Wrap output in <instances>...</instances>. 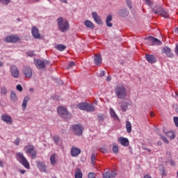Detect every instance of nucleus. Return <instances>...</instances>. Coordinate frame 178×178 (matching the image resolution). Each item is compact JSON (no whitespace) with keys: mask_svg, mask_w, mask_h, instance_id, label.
<instances>
[{"mask_svg":"<svg viewBox=\"0 0 178 178\" xmlns=\"http://www.w3.org/2000/svg\"><path fill=\"white\" fill-rule=\"evenodd\" d=\"M57 24L58 29L61 33H66V31H69V29H70V24H69V22L63 17H60L57 19Z\"/></svg>","mask_w":178,"mask_h":178,"instance_id":"nucleus-1","label":"nucleus"},{"mask_svg":"<svg viewBox=\"0 0 178 178\" xmlns=\"http://www.w3.org/2000/svg\"><path fill=\"white\" fill-rule=\"evenodd\" d=\"M115 94L118 99H124L127 97V90L123 84H119L115 88Z\"/></svg>","mask_w":178,"mask_h":178,"instance_id":"nucleus-2","label":"nucleus"},{"mask_svg":"<svg viewBox=\"0 0 178 178\" xmlns=\"http://www.w3.org/2000/svg\"><path fill=\"white\" fill-rule=\"evenodd\" d=\"M152 10L154 12V15H160L162 17H165L166 19L169 18V13L165 11L161 4L156 5L152 8Z\"/></svg>","mask_w":178,"mask_h":178,"instance_id":"nucleus-3","label":"nucleus"},{"mask_svg":"<svg viewBox=\"0 0 178 178\" xmlns=\"http://www.w3.org/2000/svg\"><path fill=\"white\" fill-rule=\"evenodd\" d=\"M77 108L81 111H86V112H95V107L92 104H90L87 102L78 104Z\"/></svg>","mask_w":178,"mask_h":178,"instance_id":"nucleus-4","label":"nucleus"},{"mask_svg":"<svg viewBox=\"0 0 178 178\" xmlns=\"http://www.w3.org/2000/svg\"><path fill=\"white\" fill-rule=\"evenodd\" d=\"M58 114L63 119H66L67 120L69 119H72V113L67 111V109L63 106H59L57 108Z\"/></svg>","mask_w":178,"mask_h":178,"instance_id":"nucleus-5","label":"nucleus"},{"mask_svg":"<svg viewBox=\"0 0 178 178\" xmlns=\"http://www.w3.org/2000/svg\"><path fill=\"white\" fill-rule=\"evenodd\" d=\"M16 156L17 161H18L19 163H22V165H23V166H24V168H26V169H30V163H29L27 159L24 157L23 153L18 152L16 154Z\"/></svg>","mask_w":178,"mask_h":178,"instance_id":"nucleus-6","label":"nucleus"},{"mask_svg":"<svg viewBox=\"0 0 178 178\" xmlns=\"http://www.w3.org/2000/svg\"><path fill=\"white\" fill-rule=\"evenodd\" d=\"M72 130L75 136H80L83 135V131H84V127L81 124H76L72 125Z\"/></svg>","mask_w":178,"mask_h":178,"instance_id":"nucleus-7","label":"nucleus"},{"mask_svg":"<svg viewBox=\"0 0 178 178\" xmlns=\"http://www.w3.org/2000/svg\"><path fill=\"white\" fill-rule=\"evenodd\" d=\"M35 65L37 69H40L41 70L45 69L47 65H49V61L47 60H40L37 59L35 60Z\"/></svg>","mask_w":178,"mask_h":178,"instance_id":"nucleus-8","label":"nucleus"},{"mask_svg":"<svg viewBox=\"0 0 178 178\" xmlns=\"http://www.w3.org/2000/svg\"><path fill=\"white\" fill-rule=\"evenodd\" d=\"M10 72L11 73V76H13L14 79H19V76H20V72L16 65H11L10 67Z\"/></svg>","mask_w":178,"mask_h":178,"instance_id":"nucleus-9","label":"nucleus"},{"mask_svg":"<svg viewBox=\"0 0 178 178\" xmlns=\"http://www.w3.org/2000/svg\"><path fill=\"white\" fill-rule=\"evenodd\" d=\"M145 40L150 44V45H161L162 42L153 36H147Z\"/></svg>","mask_w":178,"mask_h":178,"instance_id":"nucleus-10","label":"nucleus"},{"mask_svg":"<svg viewBox=\"0 0 178 178\" xmlns=\"http://www.w3.org/2000/svg\"><path fill=\"white\" fill-rule=\"evenodd\" d=\"M26 148H27L26 152L30 154L32 158L35 159V158H37V152L35 151V147H34V146H29V147L26 146L25 149Z\"/></svg>","mask_w":178,"mask_h":178,"instance_id":"nucleus-11","label":"nucleus"},{"mask_svg":"<svg viewBox=\"0 0 178 178\" xmlns=\"http://www.w3.org/2000/svg\"><path fill=\"white\" fill-rule=\"evenodd\" d=\"M36 166L40 172H44V173H47L48 172L47 170V165L43 161H38L36 163Z\"/></svg>","mask_w":178,"mask_h":178,"instance_id":"nucleus-12","label":"nucleus"},{"mask_svg":"<svg viewBox=\"0 0 178 178\" xmlns=\"http://www.w3.org/2000/svg\"><path fill=\"white\" fill-rule=\"evenodd\" d=\"M20 40V38L19 36L16 35H8L5 38L6 42H17Z\"/></svg>","mask_w":178,"mask_h":178,"instance_id":"nucleus-13","label":"nucleus"},{"mask_svg":"<svg viewBox=\"0 0 178 178\" xmlns=\"http://www.w3.org/2000/svg\"><path fill=\"white\" fill-rule=\"evenodd\" d=\"M116 170H112L111 172L108 171L103 174V178H113L116 177Z\"/></svg>","mask_w":178,"mask_h":178,"instance_id":"nucleus-14","label":"nucleus"},{"mask_svg":"<svg viewBox=\"0 0 178 178\" xmlns=\"http://www.w3.org/2000/svg\"><path fill=\"white\" fill-rule=\"evenodd\" d=\"M31 33L34 38H41V35L40 34V31L38 29L37 26H33L31 29Z\"/></svg>","mask_w":178,"mask_h":178,"instance_id":"nucleus-15","label":"nucleus"},{"mask_svg":"<svg viewBox=\"0 0 178 178\" xmlns=\"http://www.w3.org/2000/svg\"><path fill=\"white\" fill-rule=\"evenodd\" d=\"M81 154V149H80L78 147H72L71 148V156H79Z\"/></svg>","mask_w":178,"mask_h":178,"instance_id":"nucleus-16","label":"nucleus"},{"mask_svg":"<svg viewBox=\"0 0 178 178\" xmlns=\"http://www.w3.org/2000/svg\"><path fill=\"white\" fill-rule=\"evenodd\" d=\"M24 74L26 79H30L33 76V71L31 70V68L29 67H26L24 69Z\"/></svg>","mask_w":178,"mask_h":178,"instance_id":"nucleus-17","label":"nucleus"},{"mask_svg":"<svg viewBox=\"0 0 178 178\" xmlns=\"http://www.w3.org/2000/svg\"><path fill=\"white\" fill-rule=\"evenodd\" d=\"M92 16L97 24H104L102 19H101V17L98 16V13H97V12H93L92 13Z\"/></svg>","mask_w":178,"mask_h":178,"instance_id":"nucleus-18","label":"nucleus"},{"mask_svg":"<svg viewBox=\"0 0 178 178\" xmlns=\"http://www.w3.org/2000/svg\"><path fill=\"white\" fill-rule=\"evenodd\" d=\"M145 59L149 63H155L156 62V57L152 54H145Z\"/></svg>","mask_w":178,"mask_h":178,"instance_id":"nucleus-19","label":"nucleus"},{"mask_svg":"<svg viewBox=\"0 0 178 178\" xmlns=\"http://www.w3.org/2000/svg\"><path fill=\"white\" fill-rule=\"evenodd\" d=\"M118 141L122 145V147H129L130 143L129 142V139L127 138L120 137L118 139Z\"/></svg>","mask_w":178,"mask_h":178,"instance_id":"nucleus-20","label":"nucleus"},{"mask_svg":"<svg viewBox=\"0 0 178 178\" xmlns=\"http://www.w3.org/2000/svg\"><path fill=\"white\" fill-rule=\"evenodd\" d=\"M94 60H95V63L97 66H99V65L102 63V57H101V54H99V55L95 54Z\"/></svg>","mask_w":178,"mask_h":178,"instance_id":"nucleus-21","label":"nucleus"},{"mask_svg":"<svg viewBox=\"0 0 178 178\" xmlns=\"http://www.w3.org/2000/svg\"><path fill=\"white\" fill-rule=\"evenodd\" d=\"M1 120L3 122H6V123L12 124V118L7 115H1Z\"/></svg>","mask_w":178,"mask_h":178,"instance_id":"nucleus-22","label":"nucleus"},{"mask_svg":"<svg viewBox=\"0 0 178 178\" xmlns=\"http://www.w3.org/2000/svg\"><path fill=\"white\" fill-rule=\"evenodd\" d=\"M119 16H121V17H126L127 15H129V10H127L126 8H122L118 11Z\"/></svg>","mask_w":178,"mask_h":178,"instance_id":"nucleus-23","label":"nucleus"},{"mask_svg":"<svg viewBox=\"0 0 178 178\" xmlns=\"http://www.w3.org/2000/svg\"><path fill=\"white\" fill-rule=\"evenodd\" d=\"M163 51L167 55V56H169L170 58L173 56V54H172V49L168 47H163Z\"/></svg>","mask_w":178,"mask_h":178,"instance_id":"nucleus-24","label":"nucleus"},{"mask_svg":"<svg viewBox=\"0 0 178 178\" xmlns=\"http://www.w3.org/2000/svg\"><path fill=\"white\" fill-rule=\"evenodd\" d=\"M30 101V96H26L24 98L23 102H22V109L23 111H26V108H27V102Z\"/></svg>","mask_w":178,"mask_h":178,"instance_id":"nucleus-25","label":"nucleus"},{"mask_svg":"<svg viewBox=\"0 0 178 178\" xmlns=\"http://www.w3.org/2000/svg\"><path fill=\"white\" fill-rule=\"evenodd\" d=\"M84 25L87 29H94V24L91 21L87 19L84 22Z\"/></svg>","mask_w":178,"mask_h":178,"instance_id":"nucleus-26","label":"nucleus"},{"mask_svg":"<svg viewBox=\"0 0 178 178\" xmlns=\"http://www.w3.org/2000/svg\"><path fill=\"white\" fill-rule=\"evenodd\" d=\"M10 99L12 102H16L17 101V96L16 95V92L13 90L10 92Z\"/></svg>","mask_w":178,"mask_h":178,"instance_id":"nucleus-27","label":"nucleus"},{"mask_svg":"<svg viewBox=\"0 0 178 178\" xmlns=\"http://www.w3.org/2000/svg\"><path fill=\"white\" fill-rule=\"evenodd\" d=\"M112 22V15H108L106 19V24L107 27H112L113 24L111 23Z\"/></svg>","mask_w":178,"mask_h":178,"instance_id":"nucleus-28","label":"nucleus"},{"mask_svg":"<svg viewBox=\"0 0 178 178\" xmlns=\"http://www.w3.org/2000/svg\"><path fill=\"white\" fill-rule=\"evenodd\" d=\"M56 49L60 51H65L66 49V46L64 44H57L55 46Z\"/></svg>","mask_w":178,"mask_h":178,"instance_id":"nucleus-29","label":"nucleus"},{"mask_svg":"<svg viewBox=\"0 0 178 178\" xmlns=\"http://www.w3.org/2000/svg\"><path fill=\"white\" fill-rule=\"evenodd\" d=\"M56 156L55 154H53L50 157V163H51L52 166L56 165Z\"/></svg>","mask_w":178,"mask_h":178,"instance_id":"nucleus-30","label":"nucleus"},{"mask_svg":"<svg viewBox=\"0 0 178 178\" xmlns=\"http://www.w3.org/2000/svg\"><path fill=\"white\" fill-rule=\"evenodd\" d=\"M166 136H167V137L170 138V140H175V138L176 137V136L175 135V132H173L172 131L167 132Z\"/></svg>","mask_w":178,"mask_h":178,"instance_id":"nucleus-31","label":"nucleus"},{"mask_svg":"<svg viewBox=\"0 0 178 178\" xmlns=\"http://www.w3.org/2000/svg\"><path fill=\"white\" fill-rule=\"evenodd\" d=\"M75 178H83V172L80 170H76L74 173Z\"/></svg>","mask_w":178,"mask_h":178,"instance_id":"nucleus-32","label":"nucleus"},{"mask_svg":"<svg viewBox=\"0 0 178 178\" xmlns=\"http://www.w3.org/2000/svg\"><path fill=\"white\" fill-rule=\"evenodd\" d=\"M126 129L127 133H131V123L129 121L126 122Z\"/></svg>","mask_w":178,"mask_h":178,"instance_id":"nucleus-33","label":"nucleus"},{"mask_svg":"<svg viewBox=\"0 0 178 178\" xmlns=\"http://www.w3.org/2000/svg\"><path fill=\"white\" fill-rule=\"evenodd\" d=\"M1 95H6L8 94V89L5 86H2L0 89Z\"/></svg>","mask_w":178,"mask_h":178,"instance_id":"nucleus-34","label":"nucleus"},{"mask_svg":"<svg viewBox=\"0 0 178 178\" xmlns=\"http://www.w3.org/2000/svg\"><path fill=\"white\" fill-rule=\"evenodd\" d=\"M97 120L100 122V123H102V122L105 120V115H104V114H99L97 115Z\"/></svg>","mask_w":178,"mask_h":178,"instance_id":"nucleus-35","label":"nucleus"},{"mask_svg":"<svg viewBox=\"0 0 178 178\" xmlns=\"http://www.w3.org/2000/svg\"><path fill=\"white\" fill-rule=\"evenodd\" d=\"M110 115L114 119H118V115H116V113H115L113 108H110Z\"/></svg>","mask_w":178,"mask_h":178,"instance_id":"nucleus-36","label":"nucleus"},{"mask_svg":"<svg viewBox=\"0 0 178 178\" xmlns=\"http://www.w3.org/2000/svg\"><path fill=\"white\" fill-rule=\"evenodd\" d=\"M112 149L114 154H118V152H119V147L118 145H113Z\"/></svg>","mask_w":178,"mask_h":178,"instance_id":"nucleus-37","label":"nucleus"},{"mask_svg":"<svg viewBox=\"0 0 178 178\" xmlns=\"http://www.w3.org/2000/svg\"><path fill=\"white\" fill-rule=\"evenodd\" d=\"M54 141L56 145H58L59 141H60L59 136H54Z\"/></svg>","mask_w":178,"mask_h":178,"instance_id":"nucleus-38","label":"nucleus"},{"mask_svg":"<svg viewBox=\"0 0 178 178\" xmlns=\"http://www.w3.org/2000/svg\"><path fill=\"white\" fill-rule=\"evenodd\" d=\"M121 108L122 111H126V109H127V103L123 102L121 104Z\"/></svg>","mask_w":178,"mask_h":178,"instance_id":"nucleus-39","label":"nucleus"},{"mask_svg":"<svg viewBox=\"0 0 178 178\" xmlns=\"http://www.w3.org/2000/svg\"><path fill=\"white\" fill-rule=\"evenodd\" d=\"M74 65H76V63H74V61H71L68 67H67V69H70L72 67H73V66H74Z\"/></svg>","mask_w":178,"mask_h":178,"instance_id":"nucleus-40","label":"nucleus"},{"mask_svg":"<svg viewBox=\"0 0 178 178\" xmlns=\"http://www.w3.org/2000/svg\"><path fill=\"white\" fill-rule=\"evenodd\" d=\"M160 136L162 138L163 141L165 143V144H169V140H168V138H166V137L162 136L161 135H160Z\"/></svg>","mask_w":178,"mask_h":178,"instance_id":"nucleus-41","label":"nucleus"},{"mask_svg":"<svg viewBox=\"0 0 178 178\" xmlns=\"http://www.w3.org/2000/svg\"><path fill=\"white\" fill-rule=\"evenodd\" d=\"M92 165H95V154H92L91 156Z\"/></svg>","mask_w":178,"mask_h":178,"instance_id":"nucleus-42","label":"nucleus"},{"mask_svg":"<svg viewBox=\"0 0 178 178\" xmlns=\"http://www.w3.org/2000/svg\"><path fill=\"white\" fill-rule=\"evenodd\" d=\"M99 151L100 152H102V154H106L108 152V150L105 149V147H101Z\"/></svg>","mask_w":178,"mask_h":178,"instance_id":"nucleus-43","label":"nucleus"},{"mask_svg":"<svg viewBox=\"0 0 178 178\" xmlns=\"http://www.w3.org/2000/svg\"><path fill=\"white\" fill-rule=\"evenodd\" d=\"M88 178H95V174L94 172H89L88 175Z\"/></svg>","mask_w":178,"mask_h":178,"instance_id":"nucleus-44","label":"nucleus"},{"mask_svg":"<svg viewBox=\"0 0 178 178\" xmlns=\"http://www.w3.org/2000/svg\"><path fill=\"white\" fill-rule=\"evenodd\" d=\"M0 2L4 5H8L10 2V0H0Z\"/></svg>","mask_w":178,"mask_h":178,"instance_id":"nucleus-45","label":"nucleus"},{"mask_svg":"<svg viewBox=\"0 0 178 178\" xmlns=\"http://www.w3.org/2000/svg\"><path fill=\"white\" fill-rule=\"evenodd\" d=\"M126 3L127 4L128 8H129V9H131V1L126 0Z\"/></svg>","mask_w":178,"mask_h":178,"instance_id":"nucleus-46","label":"nucleus"},{"mask_svg":"<svg viewBox=\"0 0 178 178\" xmlns=\"http://www.w3.org/2000/svg\"><path fill=\"white\" fill-rule=\"evenodd\" d=\"M16 88L17 91H20V92L23 91V87H22L20 84L17 85Z\"/></svg>","mask_w":178,"mask_h":178,"instance_id":"nucleus-47","label":"nucleus"},{"mask_svg":"<svg viewBox=\"0 0 178 178\" xmlns=\"http://www.w3.org/2000/svg\"><path fill=\"white\" fill-rule=\"evenodd\" d=\"M14 144L15 145H20V140L19 138H17L16 140H14Z\"/></svg>","mask_w":178,"mask_h":178,"instance_id":"nucleus-48","label":"nucleus"},{"mask_svg":"<svg viewBox=\"0 0 178 178\" xmlns=\"http://www.w3.org/2000/svg\"><path fill=\"white\" fill-rule=\"evenodd\" d=\"M106 73H105V71L104 70H101L99 74V77H103V76H105Z\"/></svg>","mask_w":178,"mask_h":178,"instance_id":"nucleus-49","label":"nucleus"},{"mask_svg":"<svg viewBox=\"0 0 178 178\" xmlns=\"http://www.w3.org/2000/svg\"><path fill=\"white\" fill-rule=\"evenodd\" d=\"M28 56H34V51L27 52Z\"/></svg>","mask_w":178,"mask_h":178,"instance_id":"nucleus-50","label":"nucleus"},{"mask_svg":"<svg viewBox=\"0 0 178 178\" xmlns=\"http://www.w3.org/2000/svg\"><path fill=\"white\" fill-rule=\"evenodd\" d=\"M174 122L175 123V126H178V117L174 118Z\"/></svg>","mask_w":178,"mask_h":178,"instance_id":"nucleus-51","label":"nucleus"},{"mask_svg":"<svg viewBox=\"0 0 178 178\" xmlns=\"http://www.w3.org/2000/svg\"><path fill=\"white\" fill-rule=\"evenodd\" d=\"M145 2L149 6H151V5H152V3L149 0H145Z\"/></svg>","mask_w":178,"mask_h":178,"instance_id":"nucleus-52","label":"nucleus"},{"mask_svg":"<svg viewBox=\"0 0 178 178\" xmlns=\"http://www.w3.org/2000/svg\"><path fill=\"white\" fill-rule=\"evenodd\" d=\"M143 149H145V151H147L148 152H151V149L149 148H147L144 146L142 147Z\"/></svg>","mask_w":178,"mask_h":178,"instance_id":"nucleus-53","label":"nucleus"},{"mask_svg":"<svg viewBox=\"0 0 178 178\" xmlns=\"http://www.w3.org/2000/svg\"><path fill=\"white\" fill-rule=\"evenodd\" d=\"M175 54H176V55H178V44L176 45Z\"/></svg>","mask_w":178,"mask_h":178,"instance_id":"nucleus-54","label":"nucleus"},{"mask_svg":"<svg viewBox=\"0 0 178 178\" xmlns=\"http://www.w3.org/2000/svg\"><path fill=\"white\" fill-rule=\"evenodd\" d=\"M0 168H3V161L0 159Z\"/></svg>","mask_w":178,"mask_h":178,"instance_id":"nucleus-55","label":"nucleus"},{"mask_svg":"<svg viewBox=\"0 0 178 178\" xmlns=\"http://www.w3.org/2000/svg\"><path fill=\"white\" fill-rule=\"evenodd\" d=\"M60 2H62V3H67V0H60Z\"/></svg>","mask_w":178,"mask_h":178,"instance_id":"nucleus-56","label":"nucleus"},{"mask_svg":"<svg viewBox=\"0 0 178 178\" xmlns=\"http://www.w3.org/2000/svg\"><path fill=\"white\" fill-rule=\"evenodd\" d=\"M0 67H3V62L0 61Z\"/></svg>","mask_w":178,"mask_h":178,"instance_id":"nucleus-57","label":"nucleus"},{"mask_svg":"<svg viewBox=\"0 0 178 178\" xmlns=\"http://www.w3.org/2000/svg\"><path fill=\"white\" fill-rule=\"evenodd\" d=\"M22 175H24L26 173V170H20Z\"/></svg>","mask_w":178,"mask_h":178,"instance_id":"nucleus-58","label":"nucleus"},{"mask_svg":"<svg viewBox=\"0 0 178 178\" xmlns=\"http://www.w3.org/2000/svg\"><path fill=\"white\" fill-rule=\"evenodd\" d=\"M29 91H30V92H34V89L33 88H30Z\"/></svg>","mask_w":178,"mask_h":178,"instance_id":"nucleus-59","label":"nucleus"},{"mask_svg":"<svg viewBox=\"0 0 178 178\" xmlns=\"http://www.w3.org/2000/svg\"><path fill=\"white\" fill-rule=\"evenodd\" d=\"M111 76H108V77H107V81H111Z\"/></svg>","mask_w":178,"mask_h":178,"instance_id":"nucleus-60","label":"nucleus"},{"mask_svg":"<svg viewBox=\"0 0 178 178\" xmlns=\"http://www.w3.org/2000/svg\"><path fill=\"white\" fill-rule=\"evenodd\" d=\"M171 165H172V166H175V161H171Z\"/></svg>","mask_w":178,"mask_h":178,"instance_id":"nucleus-61","label":"nucleus"},{"mask_svg":"<svg viewBox=\"0 0 178 178\" xmlns=\"http://www.w3.org/2000/svg\"><path fill=\"white\" fill-rule=\"evenodd\" d=\"M150 116H154V113L153 112L150 113Z\"/></svg>","mask_w":178,"mask_h":178,"instance_id":"nucleus-62","label":"nucleus"},{"mask_svg":"<svg viewBox=\"0 0 178 178\" xmlns=\"http://www.w3.org/2000/svg\"><path fill=\"white\" fill-rule=\"evenodd\" d=\"M175 33H177V34H178V28H177V29H175Z\"/></svg>","mask_w":178,"mask_h":178,"instance_id":"nucleus-63","label":"nucleus"},{"mask_svg":"<svg viewBox=\"0 0 178 178\" xmlns=\"http://www.w3.org/2000/svg\"><path fill=\"white\" fill-rule=\"evenodd\" d=\"M157 145H161V143L158 142V143H157Z\"/></svg>","mask_w":178,"mask_h":178,"instance_id":"nucleus-64","label":"nucleus"}]
</instances>
